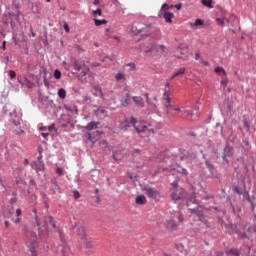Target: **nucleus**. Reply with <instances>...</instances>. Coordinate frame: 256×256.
Instances as JSON below:
<instances>
[{"label":"nucleus","mask_w":256,"mask_h":256,"mask_svg":"<svg viewBox=\"0 0 256 256\" xmlns=\"http://www.w3.org/2000/svg\"><path fill=\"white\" fill-rule=\"evenodd\" d=\"M123 127H134L135 131H137V133H145V131H147V129H149L150 125L149 123L145 122V121H139L137 119H135V117H130L127 118L123 123H122Z\"/></svg>","instance_id":"obj_1"},{"label":"nucleus","mask_w":256,"mask_h":256,"mask_svg":"<svg viewBox=\"0 0 256 256\" xmlns=\"http://www.w3.org/2000/svg\"><path fill=\"white\" fill-rule=\"evenodd\" d=\"M36 225L37 227H39V235L42 236L47 235L49 231V225H51L53 229L57 228V224L55 223V220H53V216L44 217L43 222L36 218Z\"/></svg>","instance_id":"obj_2"},{"label":"nucleus","mask_w":256,"mask_h":256,"mask_svg":"<svg viewBox=\"0 0 256 256\" xmlns=\"http://www.w3.org/2000/svg\"><path fill=\"white\" fill-rule=\"evenodd\" d=\"M27 241L26 245L31 253V256H39V242H37V234L35 232H28L26 234Z\"/></svg>","instance_id":"obj_3"},{"label":"nucleus","mask_w":256,"mask_h":256,"mask_svg":"<svg viewBox=\"0 0 256 256\" xmlns=\"http://www.w3.org/2000/svg\"><path fill=\"white\" fill-rule=\"evenodd\" d=\"M159 17H163L166 23H173V17H175V14L169 12V5L163 4L159 12Z\"/></svg>","instance_id":"obj_4"},{"label":"nucleus","mask_w":256,"mask_h":256,"mask_svg":"<svg viewBox=\"0 0 256 256\" xmlns=\"http://www.w3.org/2000/svg\"><path fill=\"white\" fill-rule=\"evenodd\" d=\"M185 195H187V193L185 192V190L183 188L174 186L171 189V197H172L173 201H179L181 199H184Z\"/></svg>","instance_id":"obj_5"},{"label":"nucleus","mask_w":256,"mask_h":256,"mask_svg":"<svg viewBox=\"0 0 256 256\" xmlns=\"http://www.w3.org/2000/svg\"><path fill=\"white\" fill-rule=\"evenodd\" d=\"M175 57L178 59H183V61H187L189 59V48L185 46H180L175 50Z\"/></svg>","instance_id":"obj_6"},{"label":"nucleus","mask_w":256,"mask_h":256,"mask_svg":"<svg viewBox=\"0 0 256 256\" xmlns=\"http://www.w3.org/2000/svg\"><path fill=\"white\" fill-rule=\"evenodd\" d=\"M132 29L133 31H135L136 29L137 34L146 35V37L147 35H149V33H151V27L149 26L142 27L141 24H133Z\"/></svg>","instance_id":"obj_7"},{"label":"nucleus","mask_w":256,"mask_h":256,"mask_svg":"<svg viewBox=\"0 0 256 256\" xmlns=\"http://www.w3.org/2000/svg\"><path fill=\"white\" fill-rule=\"evenodd\" d=\"M164 227H166V229H169L170 231H175L177 230V222H175V216H170L166 219V221L164 222Z\"/></svg>","instance_id":"obj_8"},{"label":"nucleus","mask_w":256,"mask_h":256,"mask_svg":"<svg viewBox=\"0 0 256 256\" xmlns=\"http://www.w3.org/2000/svg\"><path fill=\"white\" fill-rule=\"evenodd\" d=\"M143 191L150 199H159V191L155 190V188L144 187Z\"/></svg>","instance_id":"obj_9"},{"label":"nucleus","mask_w":256,"mask_h":256,"mask_svg":"<svg viewBox=\"0 0 256 256\" xmlns=\"http://www.w3.org/2000/svg\"><path fill=\"white\" fill-rule=\"evenodd\" d=\"M192 213H194V215H197L199 221H202V223H205V216H203V208H194L191 209Z\"/></svg>","instance_id":"obj_10"},{"label":"nucleus","mask_w":256,"mask_h":256,"mask_svg":"<svg viewBox=\"0 0 256 256\" xmlns=\"http://www.w3.org/2000/svg\"><path fill=\"white\" fill-rule=\"evenodd\" d=\"M133 102L135 103L136 107L143 109L145 107V100L141 96H134L132 97Z\"/></svg>","instance_id":"obj_11"},{"label":"nucleus","mask_w":256,"mask_h":256,"mask_svg":"<svg viewBox=\"0 0 256 256\" xmlns=\"http://www.w3.org/2000/svg\"><path fill=\"white\" fill-rule=\"evenodd\" d=\"M79 237L86 247H91V245L87 244V234H85V228H79Z\"/></svg>","instance_id":"obj_12"},{"label":"nucleus","mask_w":256,"mask_h":256,"mask_svg":"<svg viewBox=\"0 0 256 256\" xmlns=\"http://www.w3.org/2000/svg\"><path fill=\"white\" fill-rule=\"evenodd\" d=\"M163 101H164V105L167 108V111H169V109H171V97L169 96V92H165L164 96H163Z\"/></svg>","instance_id":"obj_13"},{"label":"nucleus","mask_w":256,"mask_h":256,"mask_svg":"<svg viewBox=\"0 0 256 256\" xmlns=\"http://www.w3.org/2000/svg\"><path fill=\"white\" fill-rule=\"evenodd\" d=\"M32 168L35 169L37 173H39V171H45V163H43V161L34 162Z\"/></svg>","instance_id":"obj_14"},{"label":"nucleus","mask_w":256,"mask_h":256,"mask_svg":"<svg viewBox=\"0 0 256 256\" xmlns=\"http://www.w3.org/2000/svg\"><path fill=\"white\" fill-rule=\"evenodd\" d=\"M115 79L116 81L119 83V82H122V83H125V81H127V75H125V73L123 72H118L116 75H115Z\"/></svg>","instance_id":"obj_15"},{"label":"nucleus","mask_w":256,"mask_h":256,"mask_svg":"<svg viewBox=\"0 0 256 256\" xmlns=\"http://www.w3.org/2000/svg\"><path fill=\"white\" fill-rule=\"evenodd\" d=\"M135 202L137 205H145V203H147V198L143 195H139L136 197Z\"/></svg>","instance_id":"obj_16"},{"label":"nucleus","mask_w":256,"mask_h":256,"mask_svg":"<svg viewBox=\"0 0 256 256\" xmlns=\"http://www.w3.org/2000/svg\"><path fill=\"white\" fill-rule=\"evenodd\" d=\"M131 103V97L129 94H126L124 98L121 99V105L123 107H128V105Z\"/></svg>","instance_id":"obj_17"},{"label":"nucleus","mask_w":256,"mask_h":256,"mask_svg":"<svg viewBox=\"0 0 256 256\" xmlns=\"http://www.w3.org/2000/svg\"><path fill=\"white\" fill-rule=\"evenodd\" d=\"M144 96L146 97V103H148L150 109H152V111H155L157 109V105L152 103V101L149 99V93H145Z\"/></svg>","instance_id":"obj_18"},{"label":"nucleus","mask_w":256,"mask_h":256,"mask_svg":"<svg viewBox=\"0 0 256 256\" xmlns=\"http://www.w3.org/2000/svg\"><path fill=\"white\" fill-rule=\"evenodd\" d=\"M94 95L96 97H100V99H103V90L99 86H94Z\"/></svg>","instance_id":"obj_19"},{"label":"nucleus","mask_w":256,"mask_h":256,"mask_svg":"<svg viewBox=\"0 0 256 256\" xmlns=\"http://www.w3.org/2000/svg\"><path fill=\"white\" fill-rule=\"evenodd\" d=\"M99 127V122H90L87 126H85V129L87 131H93V129H97Z\"/></svg>","instance_id":"obj_20"},{"label":"nucleus","mask_w":256,"mask_h":256,"mask_svg":"<svg viewBox=\"0 0 256 256\" xmlns=\"http://www.w3.org/2000/svg\"><path fill=\"white\" fill-rule=\"evenodd\" d=\"M94 24L96 27H101V25H107V20L106 19L99 20L97 18H94Z\"/></svg>","instance_id":"obj_21"},{"label":"nucleus","mask_w":256,"mask_h":256,"mask_svg":"<svg viewBox=\"0 0 256 256\" xmlns=\"http://www.w3.org/2000/svg\"><path fill=\"white\" fill-rule=\"evenodd\" d=\"M185 75V68H180L172 77L171 80L175 79V77H182Z\"/></svg>","instance_id":"obj_22"},{"label":"nucleus","mask_w":256,"mask_h":256,"mask_svg":"<svg viewBox=\"0 0 256 256\" xmlns=\"http://www.w3.org/2000/svg\"><path fill=\"white\" fill-rule=\"evenodd\" d=\"M201 3H202V5H204V7L213 9V0H201Z\"/></svg>","instance_id":"obj_23"},{"label":"nucleus","mask_w":256,"mask_h":256,"mask_svg":"<svg viewBox=\"0 0 256 256\" xmlns=\"http://www.w3.org/2000/svg\"><path fill=\"white\" fill-rule=\"evenodd\" d=\"M58 97H60V99H65L67 97V91H65L63 88L59 89Z\"/></svg>","instance_id":"obj_24"},{"label":"nucleus","mask_w":256,"mask_h":256,"mask_svg":"<svg viewBox=\"0 0 256 256\" xmlns=\"http://www.w3.org/2000/svg\"><path fill=\"white\" fill-rule=\"evenodd\" d=\"M228 256H239V250L237 249H230V251L227 253Z\"/></svg>","instance_id":"obj_25"},{"label":"nucleus","mask_w":256,"mask_h":256,"mask_svg":"<svg viewBox=\"0 0 256 256\" xmlns=\"http://www.w3.org/2000/svg\"><path fill=\"white\" fill-rule=\"evenodd\" d=\"M85 138L88 139V141L95 143V137L93 136V134H91V132L86 133Z\"/></svg>","instance_id":"obj_26"},{"label":"nucleus","mask_w":256,"mask_h":256,"mask_svg":"<svg viewBox=\"0 0 256 256\" xmlns=\"http://www.w3.org/2000/svg\"><path fill=\"white\" fill-rule=\"evenodd\" d=\"M173 216H174V219L177 217L178 220H179V222H180V223H183V215H182L181 213L175 212V213L173 214Z\"/></svg>","instance_id":"obj_27"},{"label":"nucleus","mask_w":256,"mask_h":256,"mask_svg":"<svg viewBox=\"0 0 256 256\" xmlns=\"http://www.w3.org/2000/svg\"><path fill=\"white\" fill-rule=\"evenodd\" d=\"M101 15H103V12L101 11V8H98L96 10L93 11V16L94 17H101Z\"/></svg>","instance_id":"obj_28"},{"label":"nucleus","mask_w":256,"mask_h":256,"mask_svg":"<svg viewBox=\"0 0 256 256\" xmlns=\"http://www.w3.org/2000/svg\"><path fill=\"white\" fill-rule=\"evenodd\" d=\"M81 67H82V65H81V63H79V61L74 62L75 71H81Z\"/></svg>","instance_id":"obj_29"},{"label":"nucleus","mask_w":256,"mask_h":256,"mask_svg":"<svg viewBox=\"0 0 256 256\" xmlns=\"http://www.w3.org/2000/svg\"><path fill=\"white\" fill-rule=\"evenodd\" d=\"M166 49L164 45L157 46L158 53H165Z\"/></svg>","instance_id":"obj_30"},{"label":"nucleus","mask_w":256,"mask_h":256,"mask_svg":"<svg viewBox=\"0 0 256 256\" xmlns=\"http://www.w3.org/2000/svg\"><path fill=\"white\" fill-rule=\"evenodd\" d=\"M201 25H204V22H203V20H201V19H197V20L194 22V26H195V27H199V26H201Z\"/></svg>","instance_id":"obj_31"},{"label":"nucleus","mask_w":256,"mask_h":256,"mask_svg":"<svg viewBox=\"0 0 256 256\" xmlns=\"http://www.w3.org/2000/svg\"><path fill=\"white\" fill-rule=\"evenodd\" d=\"M10 79H15L17 77V73H15V71L10 70L8 73Z\"/></svg>","instance_id":"obj_32"},{"label":"nucleus","mask_w":256,"mask_h":256,"mask_svg":"<svg viewBox=\"0 0 256 256\" xmlns=\"http://www.w3.org/2000/svg\"><path fill=\"white\" fill-rule=\"evenodd\" d=\"M54 77H55V79H61V71L55 70L54 71Z\"/></svg>","instance_id":"obj_33"},{"label":"nucleus","mask_w":256,"mask_h":256,"mask_svg":"<svg viewBox=\"0 0 256 256\" xmlns=\"http://www.w3.org/2000/svg\"><path fill=\"white\" fill-rule=\"evenodd\" d=\"M215 73H223V74H225V69H223V68H221V67H216L215 68Z\"/></svg>","instance_id":"obj_34"},{"label":"nucleus","mask_w":256,"mask_h":256,"mask_svg":"<svg viewBox=\"0 0 256 256\" xmlns=\"http://www.w3.org/2000/svg\"><path fill=\"white\" fill-rule=\"evenodd\" d=\"M73 197H74V199H79V197H81V194L79 193V191L74 190L73 191Z\"/></svg>","instance_id":"obj_35"},{"label":"nucleus","mask_w":256,"mask_h":256,"mask_svg":"<svg viewBox=\"0 0 256 256\" xmlns=\"http://www.w3.org/2000/svg\"><path fill=\"white\" fill-rule=\"evenodd\" d=\"M216 23H217V25H221L223 27L225 22H224V20L222 18H217L216 19Z\"/></svg>","instance_id":"obj_36"},{"label":"nucleus","mask_w":256,"mask_h":256,"mask_svg":"<svg viewBox=\"0 0 256 256\" xmlns=\"http://www.w3.org/2000/svg\"><path fill=\"white\" fill-rule=\"evenodd\" d=\"M56 173H57V175H60V176L64 175L63 170L60 167L56 168Z\"/></svg>","instance_id":"obj_37"},{"label":"nucleus","mask_w":256,"mask_h":256,"mask_svg":"<svg viewBox=\"0 0 256 256\" xmlns=\"http://www.w3.org/2000/svg\"><path fill=\"white\" fill-rule=\"evenodd\" d=\"M195 59H196V61H199V59H201V52L200 51L196 52Z\"/></svg>","instance_id":"obj_38"},{"label":"nucleus","mask_w":256,"mask_h":256,"mask_svg":"<svg viewBox=\"0 0 256 256\" xmlns=\"http://www.w3.org/2000/svg\"><path fill=\"white\" fill-rule=\"evenodd\" d=\"M234 191L238 194V195H242L243 191H241L238 187H234Z\"/></svg>","instance_id":"obj_39"},{"label":"nucleus","mask_w":256,"mask_h":256,"mask_svg":"<svg viewBox=\"0 0 256 256\" xmlns=\"http://www.w3.org/2000/svg\"><path fill=\"white\" fill-rule=\"evenodd\" d=\"M206 165H207V167H208V169H209L210 171H213V166H212V164H210L209 161H206Z\"/></svg>","instance_id":"obj_40"},{"label":"nucleus","mask_w":256,"mask_h":256,"mask_svg":"<svg viewBox=\"0 0 256 256\" xmlns=\"http://www.w3.org/2000/svg\"><path fill=\"white\" fill-rule=\"evenodd\" d=\"M180 173H182L183 175H187V169L181 168L180 170H178Z\"/></svg>","instance_id":"obj_41"},{"label":"nucleus","mask_w":256,"mask_h":256,"mask_svg":"<svg viewBox=\"0 0 256 256\" xmlns=\"http://www.w3.org/2000/svg\"><path fill=\"white\" fill-rule=\"evenodd\" d=\"M174 7L179 11L181 10V7H183V4L179 3V4H176Z\"/></svg>","instance_id":"obj_42"},{"label":"nucleus","mask_w":256,"mask_h":256,"mask_svg":"<svg viewBox=\"0 0 256 256\" xmlns=\"http://www.w3.org/2000/svg\"><path fill=\"white\" fill-rule=\"evenodd\" d=\"M126 67H130L132 70L135 69V64L134 63H129L126 65Z\"/></svg>","instance_id":"obj_43"},{"label":"nucleus","mask_w":256,"mask_h":256,"mask_svg":"<svg viewBox=\"0 0 256 256\" xmlns=\"http://www.w3.org/2000/svg\"><path fill=\"white\" fill-rule=\"evenodd\" d=\"M37 159H38L37 162L43 161V154H39V156L37 157Z\"/></svg>","instance_id":"obj_44"},{"label":"nucleus","mask_w":256,"mask_h":256,"mask_svg":"<svg viewBox=\"0 0 256 256\" xmlns=\"http://www.w3.org/2000/svg\"><path fill=\"white\" fill-rule=\"evenodd\" d=\"M20 215H21V209H17L16 210V217H20Z\"/></svg>","instance_id":"obj_45"},{"label":"nucleus","mask_w":256,"mask_h":256,"mask_svg":"<svg viewBox=\"0 0 256 256\" xmlns=\"http://www.w3.org/2000/svg\"><path fill=\"white\" fill-rule=\"evenodd\" d=\"M38 153H39V155H43V148L42 147L38 148Z\"/></svg>","instance_id":"obj_46"},{"label":"nucleus","mask_w":256,"mask_h":256,"mask_svg":"<svg viewBox=\"0 0 256 256\" xmlns=\"http://www.w3.org/2000/svg\"><path fill=\"white\" fill-rule=\"evenodd\" d=\"M49 131H53V129H55V124H52L51 126H49Z\"/></svg>","instance_id":"obj_47"},{"label":"nucleus","mask_w":256,"mask_h":256,"mask_svg":"<svg viewBox=\"0 0 256 256\" xmlns=\"http://www.w3.org/2000/svg\"><path fill=\"white\" fill-rule=\"evenodd\" d=\"M42 137H44V139H47V137H49L48 133H42Z\"/></svg>","instance_id":"obj_48"},{"label":"nucleus","mask_w":256,"mask_h":256,"mask_svg":"<svg viewBox=\"0 0 256 256\" xmlns=\"http://www.w3.org/2000/svg\"><path fill=\"white\" fill-rule=\"evenodd\" d=\"M64 29H65V31H67V33H69V25L66 24V25L64 26Z\"/></svg>","instance_id":"obj_49"},{"label":"nucleus","mask_w":256,"mask_h":256,"mask_svg":"<svg viewBox=\"0 0 256 256\" xmlns=\"http://www.w3.org/2000/svg\"><path fill=\"white\" fill-rule=\"evenodd\" d=\"M93 5H99V0H94Z\"/></svg>","instance_id":"obj_50"},{"label":"nucleus","mask_w":256,"mask_h":256,"mask_svg":"<svg viewBox=\"0 0 256 256\" xmlns=\"http://www.w3.org/2000/svg\"><path fill=\"white\" fill-rule=\"evenodd\" d=\"M174 111H176L177 113L181 112V108H174Z\"/></svg>","instance_id":"obj_51"},{"label":"nucleus","mask_w":256,"mask_h":256,"mask_svg":"<svg viewBox=\"0 0 256 256\" xmlns=\"http://www.w3.org/2000/svg\"><path fill=\"white\" fill-rule=\"evenodd\" d=\"M24 165H29V160L28 159L24 160Z\"/></svg>","instance_id":"obj_52"},{"label":"nucleus","mask_w":256,"mask_h":256,"mask_svg":"<svg viewBox=\"0 0 256 256\" xmlns=\"http://www.w3.org/2000/svg\"><path fill=\"white\" fill-rule=\"evenodd\" d=\"M5 227H9V221H5Z\"/></svg>","instance_id":"obj_53"},{"label":"nucleus","mask_w":256,"mask_h":256,"mask_svg":"<svg viewBox=\"0 0 256 256\" xmlns=\"http://www.w3.org/2000/svg\"><path fill=\"white\" fill-rule=\"evenodd\" d=\"M233 18H234V21L237 23V17H236V16H233Z\"/></svg>","instance_id":"obj_54"},{"label":"nucleus","mask_w":256,"mask_h":256,"mask_svg":"<svg viewBox=\"0 0 256 256\" xmlns=\"http://www.w3.org/2000/svg\"><path fill=\"white\" fill-rule=\"evenodd\" d=\"M19 221H20V219L18 218V219L15 220V223H19Z\"/></svg>","instance_id":"obj_55"},{"label":"nucleus","mask_w":256,"mask_h":256,"mask_svg":"<svg viewBox=\"0 0 256 256\" xmlns=\"http://www.w3.org/2000/svg\"><path fill=\"white\" fill-rule=\"evenodd\" d=\"M83 75H87V72L86 71H82Z\"/></svg>","instance_id":"obj_56"},{"label":"nucleus","mask_w":256,"mask_h":256,"mask_svg":"<svg viewBox=\"0 0 256 256\" xmlns=\"http://www.w3.org/2000/svg\"><path fill=\"white\" fill-rule=\"evenodd\" d=\"M13 211H15V210H13V208H12V209H10V213H11V214H13Z\"/></svg>","instance_id":"obj_57"},{"label":"nucleus","mask_w":256,"mask_h":256,"mask_svg":"<svg viewBox=\"0 0 256 256\" xmlns=\"http://www.w3.org/2000/svg\"><path fill=\"white\" fill-rule=\"evenodd\" d=\"M164 256H172V255L165 253Z\"/></svg>","instance_id":"obj_58"},{"label":"nucleus","mask_w":256,"mask_h":256,"mask_svg":"<svg viewBox=\"0 0 256 256\" xmlns=\"http://www.w3.org/2000/svg\"><path fill=\"white\" fill-rule=\"evenodd\" d=\"M5 45H6V43H5V42H3V49H5Z\"/></svg>","instance_id":"obj_59"},{"label":"nucleus","mask_w":256,"mask_h":256,"mask_svg":"<svg viewBox=\"0 0 256 256\" xmlns=\"http://www.w3.org/2000/svg\"><path fill=\"white\" fill-rule=\"evenodd\" d=\"M242 237H247V234H242Z\"/></svg>","instance_id":"obj_60"},{"label":"nucleus","mask_w":256,"mask_h":256,"mask_svg":"<svg viewBox=\"0 0 256 256\" xmlns=\"http://www.w3.org/2000/svg\"><path fill=\"white\" fill-rule=\"evenodd\" d=\"M222 159H225V154L222 155Z\"/></svg>","instance_id":"obj_61"},{"label":"nucleus","mask_w":256,"mask_h":256,"mask_svg":"<svg viewBox=\"0 0 256 256\" xmlns=\"http://www.w3.org/2000/svg\"><path fill=\"white\" fill-rule=\"evenodd\" d=\"M47 1V3H51V0H46Z\"/></svg>","instance_id":"obj_62"},{"label":"nucleus","mask_w":256,"mask_h":256,"mask_svg":"<svg viewBox=\"0 0 256 256\" xmlns=\"http://www.w3.org/2000/svg\"><path fill=\"white\" fill-rule=\"evenodd\" d=\"M208 63L207 62H204V65H207Z\"/></svg>","instance_id":"obj_63"},{"label":"nucleus","mask_w":256,"mask_h":256,"mask_svg":"<svg viewBox=\"0 0 256 256\" xmlns=\"http://www.w3.org/2000/svg\"><path fill=\"white\" fill-rule=\"evenodd\" d=\"M166 85H167V87H169V83H167Z\"/></svg>","instance_id":"obj_64"}]
</instances>
